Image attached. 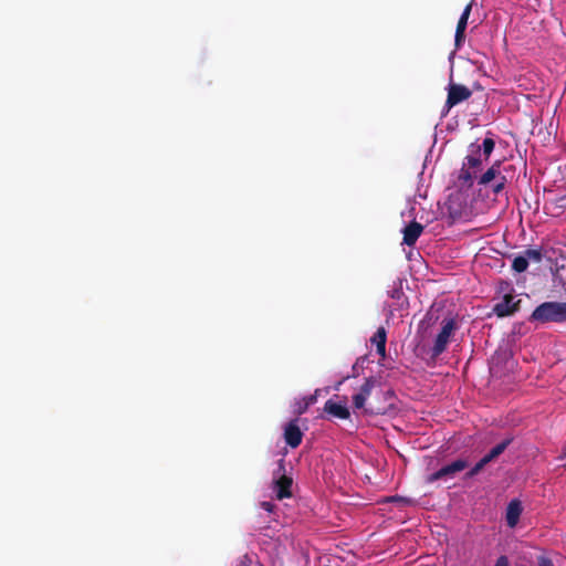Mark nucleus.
Returning <instances> with one entry per match:
<instances>
[{"mask_svg": "<svg viewBox=\"0 0 566 566\" xmlns=\"http://www.w3.org/2000/svg\"><path fill=\"white\" fill-rule=\"evenodd\" d=\"M516 178V168L512 164L495 160L479 178L480 190L486 189L492 195L503 193L506 186Z\"/></svg>", "mask_w": 566, "mask_h": 566, "instance_id": "nucleus-1", "label": "nucleus"}, {"mask_svg": "<svg viewBox=\"0 0 566 566\" xmlns=\"http://www.w3.org/2000/svg\"><path fill=\"white\" fill-rule=\"evenodd\" d=\"M528 321L537 325L566 322V302L547 301L534 308Z\"/></svg>", "mask_w": 566, "mask_h": 566, "instance_id": "nucleus-2", "label": "nucleus"}, {"mask_svg": "<svg viewBox=\"0 0 566 566\" xmlns=\"http://www.w3.org/2000/svg\"><path fill=\"white\" fill-rule=\"evenodd\" d=\"M484 158L481 153V146L471 144L469 154L464 158L463 165L458 175V185L461 189H470L473 187L476 172L480 169Z\"/></svg>", "mask_w": 566, "mask_h": 566, "instance_id": "nucleus-3", "label": "nucleus"}, {"mask_svg": "<svg viewBox=\"0 0 566 566\" xmlns=\"http://www.w3.org/2000/svg\"><path fill=\"white\" fill-rule=\"evenodd\" d=\"M457 322L454 318H446L441 323V331L434 339V344L430 349L431 359H437L446 349L450 342L451 335L457 329Z\"/></svg>", "mask_w": 566, "mask_h": 566, "instance_id": "nucleus-4", "label": "nucleus"}, {"mask_svg": "<svg viewBox=\"0 0 566 566\" xmlns=\"http://www.w3.org/2000/svg\"><path fill=\"white\" fill-rule=\"evenodd\" d=\"M274 474L279 475L273 480L272 490L277 500L289 499L292 496L293 479L285 474V460L282 458L277 462V470Z\"/></svg>", "mask_w": 566, "mask_h": 566, "instance_id": "nucleus-5", "label": "nucleus"}, {"mask_svg": "<svg viewBox=\"0 0 566 566\" xmlns=\"http://www.w3.org/2000/svg\"><path fill=\"white\" fill-rule=\"evenodd\" d=\"M471 95L472 91L465 85L450 83L448 86V96L444 104L446 111L443 112V115L448 114L455 105L469 99Z\"/></svg>", "mask_w": 566, "mask_h": 566, "instance_id": "nucleus-6", "label": "nucleus"}, {"mask_svg": "<svg viewBox=\"0 0 566 566\" xmlns=\"http://www.w3.org/2000/svg\"><path fill=\"white\" fill-rule=\"evenodd\" d=\"M469 465L468 461L464 459H458L449 464L443 465L438 471L431 473L427 478V482L433 483L438 480H448L453 479L457 473L463 471Z\"/></svg>", "mask_w": 566, "mask_h": 566, "instance_id": "nucleus-7", "label": "nucleus"}, {"mask_svg": "<svg viewBox=\"0 0 566 566\" xmlns=\"http://www.w3.org/2000/svg\"><path fill=\"white\" fill-rule=\"evenodd\" d=\"M284 440L292 449L297 448L302 443L303 432L298 426V419H292L284 427Z\"/></svg>", "mask_w": 566, "mask_h": 566, "instance_id": "nucleus-8", "label": "nucleus"}, {"mask_svg": "<svg viewBox=\"0 0 566 566\" xmlns=\"http://www.w3.org/2000/svg\"><path fill=\"white\" fill-rule=\"evenodd\" d=\"M472 4H473V1H471L470 3H468L465 6V8L458 21L457 29H455V36H454V44L457 48H460L462 45V43L464 42V38H465L464 33H465V29L468 25L469 17L472 11Z\"/></svg>", "mask_w": 566, "mask_h": 566, "instance_id": "nucleus-9", "label": "nucleus"}, {"mask_svg": "<svg viewBox=\"0 0 566 566\" xmlns=\"http://www.w3.org/2000/svg\"><path fill=\"white\" fill-rule=\"evenodd\" d=\"M375 382L374 377L366 378L364 384L359 387L358 392L353 396V403L356 409H361L365 406L367 398L375 387Z\"/></svg>", "mask_w": 566, "mask_h": 566, "instance_id": "nucleus-10", "label": "nucleus"}, {"mask_svg": "<svg viewBox=\"0 0 566 566\" xmlns=\"http://www.w3.org/2000/svg\"><path fill=\"white\" fill-rule=\"evenodd\" d=\"M520 301H515L513 295L506 294L503 300L497 303L493 311L499 317L512 315L518 308Z\"/></svg>", "mask_w": 566, "mask_h": 566, "instance_id": "nucleus-11", "label": "nucleus"}, {"mask_svg": "<svg viewBox=\"0 0 566 566\" xmlns=\"http://www.w3.org/2000/svg\"><path fill=\"white\" fill-rule=\"evenodd\" d=\"M423 231V226L417 221H411L408 226H406L402 230L403 238L402 243L412 247L419 239Z\"/></svg>", "mask_w": 566, "mask_h": 566, "instance_id": "nucleus-12", "label": "nucleus"}, {"mask_svg": "<svg viewBox=\"0 0 566 566\" xmlns=\"http://www.w3.org/2000/svg\"><path fill=\"white\" fill-rule=\"evenodd\" d=\"M324 411L334 418L346 420L350 417L349 409L345 403L328 399L324 405Z\"/></svg>", "mask_w": 566, "mask_h": 566, "instance_id": "nucleus-13", "label": "nucleus"}, {"mask_svg": "<svg viewBox=\"0 0 566 566\" xmlns=\"http://www.w3.org/2000/svg\"><path fill=\"white\" fill-rule=\"evenodd\" d=\"M554 286L563 294L566 295V259L562 258L556 263V269L553 273Z\"/></svg>", "mask_w": 566, "mask_h": 566, "instance_id": "nucleus-14", "label": "nucleus"}, {"mask_svg": "<svg viewBox=\"0 0 566 566\" xmlns=\"http://www.w3.org/2000/svg\"><path fill=\"white\" fill-rule=\"evenodd\" d=\"M522 511L523 507L518 500L515 499L509 503L505 520L510 527H515L517 525Z\"/></svg>", "mask_w": 566, "mask_h": 566, "instance_id": "nucleus-15", "label": "nucleus"}, {"mask_svg": "<svg viewBox=\"0 0 566 566\" xmlns=\"http://www.w3.org/2000/svg\"><path fill=\"white\" fill-rule=\"evenodd\" d=\"M386 342L387 332L385 327H379L374 336L370 338V343L376 346L377 354L384 359L386 357Z\"/></svg>", "mask_w": 566, "mask_h": 566, "instance_id": "nucleus-16", "label": "nucleus"}, {"mask_svg": "<svg viewBox=\"0 0 566 566\" xmlns=\"http://www.w3.org/2000/svg\"><path fill=\"white\" fill-rule=\"evenodd\" d=\"M513 441V438H506L504 439L502 442H500L499 444H496L495 447H493L490 452L488 454L484 455V458L491 462L493 461L494 459H496L497 457H500L505 450L506 448L512 443Z\"/></svg>", "mask_w": 566, "mask_h": 566, "instance_id": "nucleus-17", "label": "nucleus"}, {"mask_svg": "<svg viewBox=\"0 0 566 566\" xmlns=\"http://www.w3.org/2000/svg\"><path fill=\"white\" fill-rule=\"evenodd\" d=\"M480 146H481V153H482L484 160L485 161L489 160L491 154L494 150L495 142L492 138L488 137V138L483 139V143Z\"/></svg>", "mask_w": 566, "mask_h": 566, "instance_id": "nucleus-18", "label": "nucleus"}, {"mask_svg": "<svg viewBox=\"0 0 566 566\" xmlns=\"http://www.w3.org/2000/svg\"><path fill=\"white\" fill-rule=\"evenodd\" d=\"M527 266H528L527 258H525L523 254L515 256L512 262V269L517 273H522V272L526 271Z\"/></svg>", "mask_w": 566, "mask_h": 566, "instance_id": "nucleus-19", "label": "nucleus"}, {"mask_svg": "<svg viewBox=\"0 0 566 566\" xmlns=\"http://www.w3.org/2000/svg\"><path fill=\"white\" fill-rule=\"evenodd\" d=\"M315 401H316V396L315 395H310L307 397H304L302 399V401L297 403L296 413L297 415H303L308 409L310 406L315 403Z\"/></svg>", "mask_w": 566, "mask_h": 566, "instance_id": "nucleus-20", "label": "nucleus"}, {"mask_svg": "<svg viewBox=\"0 0 566 566\" xmlns=\"http://www.w3.org/2000/svg\"><path fill=\"white\" fill-rule=\"evenodd\" d=\"M490 462L483 457L482 459H480L479 462L475 463V465L473 468H471L467 473H465V476L468 479H471L473 478L474 475H476L486 464H489Z\"/></svg>", "mask_w": 566, "mask_h": 566, "instance_id": "nucleus-21", "label": "nucleus"}, {"mask_svg": "<svg viewBox=\"0 0 566 566\" xmlns=\"http://www.w3.org/2000/svg\"><path fill=\"white\" fill-rule=\"evenodd\" d=\"M523 255L525 258H527V262L528 261L539 262L542 260V256H543L541 250H538V249H526L523 252Z\"/></svg>", "mask_w": 566, "mask_h": 566, "instance_id": "nucleus-22", "label": "nucleus"}, {"mask_svg": "<svg viewBox=\"0 0 566 566\" xmlns=\"http://www.w3.org/2000/svg\"><path fill=\"white\" fill-rule=\"evenodd\" d=\"M552 203H554L556 208L565 210L566 209V193L554 199V201Z\"/></svg>", "mask_w": 566, "mask_h": 566, "instance_id": "nucleus-23", "label": "nucleus"}, {"mask_svg": "<svg viewBox=\"0 0 566 566\" xmlns=\"http://www.w3.org/2000/svg\"><path fill=\"white\" fill-rule=\"evenodd\" d=\"M260 506H261V509H263L264 511H266L269 513H272L275 509V504L272 502H269V501L261 502Z\"/></svg>", "mask_w": 566, "mask_h": 566, "instance_id": "nucleus-24", "label": "nucleus"}, {"mask_svg": "<svg viewBox=\"0 0 566 566\" xmlns=\"http://www.w3.org/2000/svg\"><path fill=\"white\" fill-rule=\"evenodd\" d=\"M495 566H510L509 558L505 555L500 556L496 559Z\"/></svg>", "mask_w": 566, "mask_h": 566, "instance_id": "nucleus-25", "label": "nucleus"}, {"mask_svg": "<svg viewBox=\"0 0 566 566\" xmlns=\"http://www.w3.org/2000/svg\"><path fill=\"white\" fill-rule=\"evenodd\" d=\"M538 566H554V564L549 558L541 556L538 558Z\"/></svg>", "mask_w": 566, "mask_h": 566, "instance_id": "nucleus-26", "label": "nucleus"}, {"mask_svg": "<svg viewBox=\"0 0 566 566\" xmlns=\"http://www.w3.org/2000/svg\"><path fill=\"white\" fill-rule=\"evenodd\" d=\"M564 459H566V451L564 452V455H563Z\"/></svg>", "mask_w": 566, "mask_h": 566, "instance_id": "nucleus-27", "label": "nucleus"}]
</instances>
